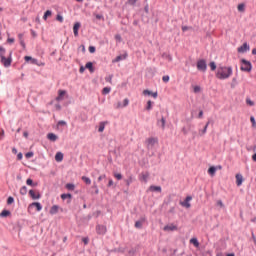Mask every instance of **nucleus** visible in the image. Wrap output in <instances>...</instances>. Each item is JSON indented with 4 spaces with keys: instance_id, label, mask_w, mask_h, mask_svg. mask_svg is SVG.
Masks as SVG:
<instances>
[{
    "instance_id": "46",
    "label": "nucleus",
    "mask_w": 256,
    "mask_h": 256,
    "mask_svg": "<svg viewBox=\"0 0 256 256\" xmlns=\"http://www.w3.org/2000/svg\"><path fill=\"white\" fill-rule=\"evenodd\" d=\"M67 125V122L65 120L58 121V127Z\"/></svg>"
},
{
    "instance_id": "30",
    "label": "nucleus",
    "mask_w": 256,
    "mask_h": 256,
    "mask_svg": "<svg viewBox=\"0 0 256 256\" xmlns=\"http://www.w3.org/2000/svg\"><path fill=\"white\" fill-rule=\"evenodd\" d=\"M26 185H29L30 187H37V184H35L31 178L26 180Z\"/></svg>"
},
{
    "instance_id": "9",
    "label": "nucleus",
    "mask_w": 256,
    "mask_h": 256,
    "mask_svg": "<svg viewBox=\"0 0 256 256\" xmlns=\"http://www.w3.org/2000/svg\"><path fill=\"white\" fill-rule=\"evenodd\" d=\"M81 28V23L76 22L73 26V33L75 37H79V29Z\"/></svg>"
},
{
    "instance_id": "52",
    "label": "nucleus",
    "mask_w": 256,
    "mask_h": 256,
    "mask_svg": "<svg viewBox=\"0 0 256 256\" xmlns=\"http://www.w3.org/2000/svg\"><path fill=\"white\" fill-rule=\"evenodd\" d=\"M207 133V125L204 126L203 130H200V135H205Z\"/></svg>"
},
{
    "instance_id": "15",
    "label": "nucleus",
    "mask_w": 256,
    "mask_h": 256,
    "mask_svg": "<svg viewBox=\"0 0 256 256\" xmlns=\"http://www.w3.org/2000/svg\"><path fill=\"white\" fill-rule=\"evenodd\" d=\"M178 227L175 224H169L164 226V231H177Z\"/></svg>"
},
{
    "instance_id": "28",
    "label": "nucleus",
    "mask_w": 256,
    "mask_h": 256,
    "mask_svg": "<svg viewBox=\"0 0 256 256\" xmlns=\"http://www.w3.org/2000/svg\"><path fill=\"white\" fill-rule=\"evenodd\" d=\"M190 243L194 245V247H199V240L197 238H191Z\"/></svg>"
},
{
    "instance_id": "48",
    "label": "nucleus",
    "mask_w": 256,
    "mask_h": 256,
    "mask_svg": "<svg viewBox=\"0 0 256 256\" xmlns=\"http://www.w3.org/2000/svg\"><path fill=\"white\" fill-rule=\"evenodd\" d=\"M162 81H163L164 83H169V75L163 76V77H162Z\"/></svg>"
},
{
    "instance_id": "34",
    "label": "nucleus",
    "mask_w": 256,
    "mask_h": 256,
    "mask_svg": "<svg viewBox=\"0 0 256 256\" xmlns=\"http://www.w3.org/2000/svg\"><path fill=\"white\" fill-rule=\"evenodd\" d=\"M102 93L103 95H109L111 93V87H104Z\"/></svg>"
},
{
    "instance_id": "60",
    "label": "nucleus",
    "mask_w": 256,
    "mask_h": 256,
    "mask_svg": "<svg viewBox=\"0 0 256 256\" xmlns=\"http://www.w3.org/2000/svg\"><path fill=\"white\" fill-rule=\"evenodd\" d=\"M189 29H191V27H188V26H182V31L185 32V31H189Z\"/></svg>"
},
{
    "instance_id": "63",
    "label": "nucleus",
    "mask_w": 256,
    "mask_h": 256,
    "mask_svg": "<svg viewBox=\"0 0 256 256\" xmlns=\"http://www.w3.org/2000/svg\"><path fill=\"white\" fill-rule=\"evenodd\" d=\"M7 43H15V38H8Z\"/></svg>"
},
{
    "instance_id": "31",
    "label": "nucleus",
    "mask_w": 256,
    "mask_h": 256,
    "mask_svg": "<svg viewBox=\"0 0 256 256\" xmlns=\"http://www.w3.org/2000/svg\"><path fill=\"white\" fill-rule=\"evenodd\" d=\"M9 215H11V212L9 210H3L0 213V217H9Z\"/></svg>"
},
{
    "instance_id": "38",
    "label": "nucleus",
    "mask_w": 256,
    "mask_h": 256,
    "mask_svg": "<svg viewBox=\"0 0 256 256\" xmlns=\"http://www.w3.org/2000/svg\"><path fill=\"white\" fill-rule=\"evenodd\" d=\"M152 109H153V102L151 100H149L147 102L146 110L151 111Z\"/></svg>"
},
{
    "instance_id": "40",
    "label": "nucleus",
    "mask_w": 256,
    "mask_h": 256,
    "mask_svg": "<svg viewBox=\"0 0 256 256\" xmlns=\"http://www.w3.org/2000/svg\"><path fill=\"white\" fill-rule=\"evenodd\" d=\"M125 183L127 187H129L131 183H133V176H129L128 179L125 180Z\"/></svg>"
},
{
    "instance_id": "20",
    "label": "nucleus",
    "mask_w": 256,
    "mask_h": 256,
    "mask_svg": "<svg viewBox=\"0 0 256 256\" xmlns=\"http://www.w3.org/2000/svg\"><path fill=\"white\" fill-rule=\"evenodd\" d=\"M47 139H49V141L55 142L57 139H59V137L55 133H48Z\"/></svg>"
},
{
    "instance_id": "56",
    "label": "nucleus",
    "mask_w": 256,
    "mask_h": 256,
    "mask_svg": "<svg viewBox=\"0 0 256 256\" xmlns=\"http://www.w3.org/2000/svg\"><path fill=\"white\" fill-rule=\"evenodd\" d=\"M82 241L84 242V245H89V238L84 237L82 238Z\"/></svg>"
},
{
    "instance_id": "37",
    "label": "nucleus",
    "mask_w": 256,
    "mask_h": 256,
    "mask_svg": "<svg viewBox=\"0 0 256 256\" xmlns=\"http://www.w3.org/2000/svg\"><path fill=\"white\" fill-rule=\"evenodd\" d=\"M106 83H113V74H110L105 77Z\"/></svg>"
},
{
    "instance_id": "13",
    "label": "nucleus",
    "mask_w": 256,
    "mask_h": 256,
    "mask_svg": "<svg viewBox=\"0 0 256 256\" xmlns=\"http://www.w3.org/2000/svg\"><path fill=\"white\" fill-rule=\"evenodd\" d=\"M140 181H143L144 183H147L149 179V172H142L139 176Z\"/></svg>"
},
{
    "instance_id": "25",
    "label": "nucleus",
    "mask_w": 256,
    "mask_h": 256,
    "mask_svg": "<svg viewBox=\"0 0 256 256\" xmlns=\"http://www.w3.org/2000/svg\"><path fill=\"white\" fill-rule=\"evenodd\" d=\"M208 173L209 175H211V177H213L215 175V173H217V168L215 166H212L208 169Z\"/></svg>"
},
{
    "instance_id": "62",
    "label": "nucleus",
    "mask_w": 256,
    "mask_h": 256,
    "mask_svg": "<svg viewBox=\"0 0 256 256\" xmlns=\"http://www.w3.org/2000/svg\"><path fill=\"white\" fill-rule=\"evenodd\" d=\"M24 59H25V61H32V60H33V57H31V56H25Z\"/></svg>"
},
{
    "instance_id": "57",
    "label": "nucleus",
    "mask_w": 256,
    "mask_h": 256,
    "mask_svg": "<svg viewBox=\"0 0 256 256\" xmlns=\"http://www.w3.org/2000/svg\"><path fill=\"white\" fill-rule=\"evenodd\" d=\"M123 108V104H121V102H118L116 105H115V109H121Z\"/></svg>"
},
{
    "instance_id": "55",
    "label": "nucleus",
    "mask_w": 256,
    "mask_h": 256,
    "mask_svg": "<svg viewBox=\"0 0 256 256\" xmlns=\"http://www.w3.org/2000/svg\"><path fill=\"white\" fill-rule=\"evenodd\" d=\"M137 3V0H128L127 4L128 5H135Z\"/></svg>"
},
{
    "instance_id": "23",
    "label": "nucleus",
    "mask_w": 256,
    "mask_h": 256,
    "mask_svg": "<svg viewBox=\"0 0 256 256\" xmlns=\"http://www.w3.org/2000/svg\"><path fill=\"white\" fill-rule=\"evenodd\" d=\"M18 39H19L21 47H23V49H25V39H23V33L18 34Z\"/></svg>"
},
{
    "instance_id": "3",
    "label": "nucleus",
    "mask_w": 256,
    "mask_h": 256,
    "mask_svg": "<svg viewBox=\"0 0 256 256\" xmlns=\"http://www.w3.org/2000/svg\"><path fill=\"white\" fill-rule=\"evenodd\" d=\"M197 70L201 73H205L207 71V61L205 59H200L196 63Z\"/></svg>"
},
{
    "instance_id": "50",
    "label": "nucleus",
    "mask_w": 256,
    "mask_h": 256,
    "mask_svg": "<svg viewBox=\"0 0 256 256\" xmlns=\"http://www.w3.org/2000/svg\"><path fill=\"white\" fill-rule=\"evenodd\" d=\"M163 57L167 58L168 61H173V57L169 54H163Z\"/></svg>"
},
{
    "instance_id": "47",
    "label": "nucleus",
    "mask_w": 256,
    "mask_h": 256,
    "mask_svg": "<svg viewBox=\"0 0 256 256\" xmlns=\"http://www.w3.org/2000/svg\"><path fill=\"white\" fill-rule=\"evenodd\" d=\"M250 121H251V123H252V127H256L255 117L251 116V117H250Z\"/></svg>"
},
{
    "instance_id": "16",
    "label": "nucleus",
    "mask_w": 256,
    "mask_h": 256,
    "mask_svg": "<svg viewBox=\"0 0 256 256\" xmlns=\"http://www.w3.org/2000/svg\"><path fill=\"white\" fill-rule=\"evenodd\" d=\"M31 207H36V211H42V209H43V206L41 205V203H39V202H33V203H31L30 205H29V208H31Z\"/></svg>"
},
{
    "instance_id": "32",
    "label": "nucleus",
    "mask_w": 256,
    "mask_h": 256,
    "mask_svg": "<svg viewBox=\"0 0 256 256\" xmlns=\"http://www.w3.org/2000/svg\"><path fill=\"white\" fill-rule=\"evenodd\" d=\"M237 9L239 13H245V5L243 3L239 4Z\"/></svg>"
},
{
    "instance_id": "29",
    "label": "nucleus",
    "mask_w": 256,
    "mask_h": 256,
    "mask_svg": "<svg viewBox=\"0 0 256 256\" xmlns=\"http://www.w3.org/2000/svg\"><path fill=\"white\" fill-rule=\"evenodd\" d=\"M66 189L68 191H75V184H73V183L66 184Z\"/></svg>"
},
{
    "instance_id": "49",
    "label": "nucleus",
    "mask_w": 256,
    "mask_h": 256,
    "mask_svg": "<svg viewBox=\"0 0 256 256\" xmlns=\"http://www.w3.org/2000/svg\"><path fill=\"white\" fill-rule=\"evenodd\" d=\"M237 85V78H233L232 79V84H231V87L232 89Z\"/></svg>"
},
{
    "instance_id": "39",
    "label": "nucleus",
    "mask_w": 256,
    "mask_h": 256,
    "mask_svg": "<svg viewBox=\"0 0 256 256\" xmlns=\"http://www.w3.org/2000/svg\"><path fill=\"white\" fill-rule=\"evenodd\" d=\"M20 195H27V186H22L20 188Z\"/></svg>"
},
{
    "instance_id": "53",
    "label": "nucleus",
    "mask_w": 256,
    "mask_h": 256,
    "mask_svg": "<svg viewBox=\"0 0 256 256\" xmlns=\"http://www.w3.org/2000/svg\"><path fill=\"white\" fill-rule=\"evenodd\" d=\"M201 92V87L200 86H195L194 87V93H200Z\"/></svg>"
},
{
    "instance_id": "54",
    "label": "nucleus",
    "mask_w": 256,
    "mask_h": 256,
    "mask_svg": "<svg viewBox=\"0 0 256 256\" xmlns=\"http://www.w3.org/2000/svg\"><path fill=\"white\" fill-rule=\"evenodd\" d=\"M56 19L60 22V23H63V17L61 16V14H58L56 16Z\"/></svg>"
},
{
    "instance_id": "36",
    "label": "nucleus",
    "mask_w": 256,
    "mask_h": 256,
    "mask_svg": "<svg viewBox=\"0 0 256 256\" xmlns=\"http://www.w3.org/2000/svg\"><path fill=\"white\" fill-rule=\"evenodd\" d=\"M99 133H103L105 131V122H101L98 128Z\"/></svg>"
},
{
    "instance_id": "21",
    "label": "nucleus",
    "mask_w": 256,
    "mask_h": 256,
    "mask_svg": "<svg viewBox=\"0 0 256 256\" xmlns=\"http://www.w3.org/2000/svg\"><path fill=\"white\" fill-rule=\"evenodd\" d=\"M59 213V206L53 205L50 209V215H57Z\"/></svg>"
},
{
    "instance_id": "1",
    "label": "nucleus",
    "mask_w": 256,
    "mask_h": 256,
    "mask_svg": "<svg viewBox=\"0 0 256 256\" xmlns=\"http://www.w3.org/2000/svg\"><path fill=\"white\" fill-rule=\"evenodd\" d=\"M0 63L4 67H11V63H13V52H7V50L0 46Z\"/></svg>"
},
{
    "instance_id": "42",
    "label": "nucleus",
    "mask_w": 256,
    "mask_h": 256,
    "mask_svg": "<svg viewBox=\"0 0 256 256\" xmlns=\"http://www.w3.org/2000/svg\"><path fill=\"white\" fill-rule=\"evenodd\" d=\"M114 177H115V179H117L118 181H121V179H123V175H121V173H114Z\"/></svg>"
},
{
    "instance_id": "11",
    "label": "nucleus",
    "mask_w": 256,
    "mask_h": 256,
    "mask_svg": "<svg viewBox=\"0 0 256 256\" xmlns=\"http://www.w3.org/2000/svg\"><path fill=\"white\" fill-rule=\"evenodd\" d=\"M29 195L31 199H34V200L41 199V194H39V192L35 193V190H29Z\"/></svg>"
},
{
    "instance_id": "5",
    "label": "nucleus",
    "mask_w": 256,
    "mask_h": 256,
    "mask_svg": "<svg viewBox=\"0 0 256 256\" xmlns=\"http://www.w3.org/2000/svg\"><path fill=\"white\" fill-rule=\"evenodd\" d=\"M190 201H193V197L192 196H187L183 202H180V205L182 207H185L186 209H190L191 208Z\"/></svg>"
},
{
    "instance_id": "61",
    "label": "nucleus",
    "mask_w": 256,
    "mask_h": 256,
    "mask_svg": "<svg viewBox=\"0 0 256 256\" xmlns=\"http://www.w3.org/2000/svg\"><path fill=\"white\" fill-rule=\"evenodd\" d=\"M113 185H114L113 179H110L108 182V187H113Z\"/></svg>"
},
{
    "instance_id": "4",
    "label": "nucleus",
    "mask_w": 256,
    "mask_h": 256,
    "mask_svg": "<svg viewBox=\"0 0 256 256\" xmlns=\"http://www.w3.org/2000/svg\"><path fill=\"white\" fill-rule=\"evenodd\" d=\"M241 63V71H245L246 73L251 72V70L253 69V65H251V62L247 61L246 59H242Z\"/></svg>"
},
{
    "instance_id": "6",
    "label": "nucleus",
    "mask_w": 256,
    "mask_h": 256,
    "mask_svg": "<svg viewBox=\"0 0 256 256\" xmlns=\"http://www.w3.org/2000/svg\"><path fill=\"white\" fill-rule=\"evenodd\" d=\"M96 233L98 235H105L107 233V226L101 224L96 225Z\"/></svg>"
},
{
    "instance_id": "22",
    "label": "nucleus",
    "mask_w": 256,
    "mask_h": 256,
    "mask_svg": "<svg viewBox=\"0 0 256 256\" xmlns=\"http://www.w3.org/2000/svg\"><path fill=\"white\" fill-rule=\"evenodd\" d=\"M55 161H57V163H61V161H63V153L62 152H57L56 153Z\"/></svg>"
},
{
    "instance_id": "19",
    "label": "nucleus",
    "mask_w": 256,
    "mask_h": 256,
    "mask_svg": "<svg viewBox=\"0 0 256 256\" xmlns=\"http://www.w3.org/2000/svg\"><path fill=\"white\" fill-rule=\"evenodd\" d=\"M236 184L238 187H241V185H243V175L236 174Z\"/></svg>"
},
{
    "instance_id": "10",
    "label": "nucleus",
    "mask_w": 256,
    "mask_h": 256,
    "mask_svg": "<svg viewBox=\"0 0 256 256\" xmlns=\"http://www.w3.org/2000/svg\"><path fill=\"white\" fill-rule=\"evenodd\" d=\"M146 219L145 217L140 218L138 221L135 222L136 229H142L143 223H145Z\"/></svg>"
},
{
    "instance_id": "51",
    "label": "nucleus",
    "mask_w": 256,
    "mask_h": 256,
    "mask_svg": "<svg viewBox=\"0 0 256 256\" xmlns=\"http://www.w3.org/2000/svg\"><path fill=\"white\" fill-rule=\"evenodd\" d=\"M33 152H28V153H26L25 154V157H26V159H31V157H33Z\"/></svg>"
},
{
    "instance_id": "58",
    "label": "nucleus",
    "mask_w": 256,
    "mask_h": 256,
    "mask_svg": "<svg viewBox=\"0 0 256 256\" xmlns=\"http://www.w3.org/2000/svg\"><path fill=\"white\" fill-rule=\"evenodd\" d=\"M95 46H90L89 47V53H95Z\"/></svg>"
},
{
    "instance_id": "26",
    "label": "nucleus",
    "mask_w": 256,
    "mask_h": 256,
    "mask_svg": "<svg viewBox=\"0 0 256 256\" xmlns=\"http://www.w3.org/2000/svg\"><path fill=\"white\" fill-rule=\"evenodd\" d=\"M85 67L86 69H89L90 73H93V71H95V69L93 68V62H87Z\"/></svg>"
},
{
    "instance_id": "12",
    "label": "nucleus",
    "mask_w": 256,
    "mask_h": 256,
    "mask_svg": "<svg viewBox=\"0 0 256 256\" xmlns=\"http://www.w3.org/2000/svg\"><path fill=\"white\" fill-rule=\"evenodd\" d=\"M146 143H147L148 149H150V147H154L155 143H157V138H148Z\"/></svg>"
},
{
    "instance_id": "8",
    "label": "nucleus",
    "mask_w": 256,
    "mask_h": 256,
    "mask_svg": "<svg viewBox=\"0 0 256 256\" xmlns=\"http://www.w3.org/2000/svg\"><path fill=\"white\" fill-rule=\"evenodd\" d=\"M66 95H67V91L59 90L58 91V96L56 97V101H58V102L63 101V99H65Z\"/></svg>"
},
{
    "instance_id": "41",
    "label": "nucleus",
    "mask_w": 256,
    "mask_h": 256,
    "mask_svg": "<svg viewBox=\"0 0 256 256\" xmlns=\"http://www.w3.org/2000/svg\"><path fill=\"white\" fill-rule=\"evenodd\" d=\"M12 203H15V198L12 196H9L7 199V205H12Z\"/></svg>"
},
{
    "instance_id": "17",
    "label": "nucleus",
    "mask_w": 256,
    "mask_h": 256,
    "mask_svg": "<svg viewBox=\"0 0 256 256\" xmlns=\"http://www.w3.org/2000/svg\"><path fill=\"white\" fill-rule=\"evenodd\" d=\"M166 123H167V120L163 116L161 117L160 120L157 121L158 127H161L162 129H165V124Z\"/></svg>"
},
{
    "instance_id": "27",
    "label": "nucleus",
    "mask_w": 256,
    "mask_h": 256,
    "mask_svg": "<svg viewBox=\"0 0 256 256\" xmlns=\"http://www.w3.org/2000/svg\"><path fill=\"white\" fill-rule=\"evenodd\" d=\"M73 198V195H71L70 193H64V194H61V199L63 201H65V199H72Z\"/></svg>"
},
{
    "instance_id": "33",
    "label": "nucleus",
    "mask_w": 256,
    "mask_h": 256,
    "mask_svg": "<svg viewBox=\"0 0 256 256\" xmlns=\"http://www.w3.org/2000/svg\"><path fill=\"white\" fill-rule=\"evenodd\" d=\"M82 181H84V183H86V185H91V178H89L87 176H82Z\"/></svg>"
},
{
    "instance_id": "43",
    "label": "nucleus",
    "mask_w": 256,
    "mask_h": 256,
    "mask_svg": "<svg viewBox=\"0 0 256 256\" xmlns=\"http://www.w3.org/2000/svg\"><path fill=\"white\" fill-rule=\"evenodd\" d=\"M210 69L211 71H215V69H217V64H215V62H210Z\"/></svg>"
},
{
    "instance_id": "44",
    "label": "nucleus",
    "mask_w": 256,
    "mask_h": 256,
    "mask_svg": "<svg viewBox=\"0 0 256 256\" xmlns=\"http://www.w3.org/2000/svg\"><path fill=\"white\" fill-rule=\"evenodd\" d=\"M246 103H247V105H249L250 107H253V105H255V102H253V101L251 100V98H247V99H246Z\"/></svg>"
},
{
    "instance_id": "59",
    "label": "nucleus",
    "mask_w": 256,
    "mask_h": 256,
    "mask_svg": "<svg viewBox=\"0 0 256 256\" xmlns=\"http://www.w3.org/2000/svg\"><path fill=\"white\" fill-rule=\"evenodd\" d=\"M17 159H18V161H21V159H23V153H18L17 154Z\"/></svg>"
},
{
    "instance_id": "45",
    "label": "nucleus",
    "mask_w": 256,
    "mask_h": 256,
    "mask_svg": "<svg viewBox=\"0 0 256 256\" xmlns=\"http://www.w3.org/2000/svg\"><path fill=\"white\" fill-rule=\"evenodd\" d=\"M129 105V98L123 100L122 107H127Z\"/></svg>"
},
{
    "instance_id": "14",
    "label": "nucleus",
    "mask_w": 256,
    "mask_h": 256,
    "mask_svg": "<svg viewBox=\"0 0 256 256\" xmlns=\"http://www.w3.org/2000/svg\"><path fill=\"white\" fill-rule=\"evenodd\" d=\"M125 59H127V53L117 56L114 60H112V63H119V61H125Z\"/></svg>"
},
{
    "instance_id": "24",
    "label": "nucleus",
    "mask_w": 256,
    "mask_h": 256,
    "mask_svg": "<svg viewBox=\"0 0 256 256\" xmlns=\"http://www.w3.org/2000/svg\"><path fill=\"white\" fill-rule=\"evenodd\" d=\"M143 95H152V97H154V99H157V92H151L150 90H144L143 91Z\"/></svg>"
},
{
    "instance_id": "64",
    "label": "nucleus",
    "mask_w": 256,
    "mask_h": 256,
    "mask_svg": "<svg viewBox=\"0 0 256 256\" xmlns=\"http://www.w3.org/2000/svg\"><path fill=\"white\" fill-rule=\"evenodd\" d=\"M55 108L57 111H61V104H55Z\"/></svg>"
},
{
    "instance_id": "7",
    "label": "nucleus",
    "mask_w": 256,
    "mask_h": 256,
    "mask_svg": "<svg viewBox=\"0 0 256 256\" xmlns=\"http://www.w3.org/2000/svg\"><path fill=\"white\" fill-rule=\"evenodd\" d=\"M249 49H251L249 44H247V42H245V43H243L242 46L238 47L237 51H238V53H247V51H249Z\"/></svg>"
},
{
    "instance_id": "2",
    "label": "nucleus",
    "mask_w": 256,
    "mask_h": 256,
    "mask_svg": "<svg viewBox=\"0 0 256 256\" xmlns=\"http://www.w3.org/2000/svg\"><path fill=\"white\" fill-rule=\"evenodd\" d=\"M233 75V68L231 66H219L216 71V77L220 80L229 79Z\"/></svg>"
},
{
    "instance_id": "35",
    "label": "nucleus",
    "mask_w": 256,
    "mask_h": 256,
    "mask_svg": "<svg viewBox=\"0 0 256 256\" xmlns=\"http://www.w3.org/2000/svg\"><path fill=\"white\" fill-rule=\"evenodd\" d=\"M52 13L53 12L51 10H47L43 16L44 21H47V17H51Z\"/></svg>"
},
{
    "instance_id": "18",
    "label": "nucleus",
    "mask_w": 256,
    "mask_h": 256,
    "mask_svg": "<svg viewBox=\"0 0 256 256\" xmlns=\"http://www.w3.org/2000/svg\"><path fill=\"white\" fill-rule=\"evenodd\" d=\"M149 191H151L152 193H161L162 189L161 186L152 185L149 187Z\"/></svg>"
}]
</instances>
